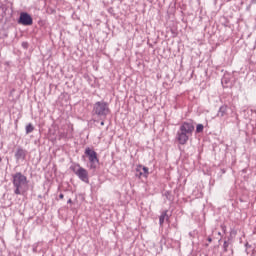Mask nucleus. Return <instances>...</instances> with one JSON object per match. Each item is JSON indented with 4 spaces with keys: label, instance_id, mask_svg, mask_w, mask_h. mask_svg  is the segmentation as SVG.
Here are the masks:
<instances>
[{
    "label": "nucleus",
    "instance_id": "nucleus-3",
    "mask_svg": "<svg viewBox=\"0 0 256 256\" xmlns=\"http://www.w3.org/2000/svg\"><path fill=\"white\" fill-rule=\"evenodd\" d=\"M94 113L98 117H107L109 115V105L105 102H96L94 105Z\"/></svg>",
    "mask_w": 256,
    "mask_h": 256
},
{
    "label": "nucleus",
    "instance_id": "nucleus-1",
    "mask_svg": "<svg viewBox=\"0 0 256 256\" xmlns=\"http://www.w3.org/2000/svg\"><path fill=\"white\" fill-rule=\"evenodd\" d=\"M195 126L193 122H183L176 134V139L180 145H186L189 138L193 136Z\"/></svg>",
    "mask_w": 256,
    "mask_h": 256
},
{
    "label": "nucleus",
    "instance_id": "nucleus-19",
    "mask_svg": "<svg viewBox=\"0 0 256 256\" xmlns=\"http://www.w3.org/2000/svg\"><path fill=\"white\" fill-rule=\"evenodd\" d=\"M23 45H24V47H26V44H25V43H23Z\"/></svg>",
    "mask_w": 256,
    "mask_h": 256
},
{
    "label": "nucleus",
    "instance_id": "nucleus-15",
    "mask_svg": "<svg viewBox=\"0 0 256 256\" xmlns=\"http://www.w3.org/2000/svg\"><path fill=\"white\" fill-rule=\"evenodd\" d=\"M224 82H225V78L222 79V83H224Z\"/></svg>",
    "mask_w": 256,
    "mask_h": 256
},
{
    "label": "nucleus",
    "instance_id": "nucleus-8",
    "mask_svg": "<svg viewBox=\"0 0 256 256\" xmlns=\"http://www.w3.org/2000/svg\"><path fill=\"white\" fill-rule=\"evenodd\" d=\"M27 157V150L19 147L16 150L15 153V158L17 159V161H19L20 159H25Z\"/></svg>",
    "mask_w": 256,
    "mask_h": 256
},
{
    "label": "nucleus",
    "instance_id": "nucleus-11",
    "mask_svg": "<svg viewBox=\"0 0 256 256\" xmlns=\"http://www.w3.org/2000/svg\"><path fill=\"white\" fill-rule=\"evenodd\" d=\"M34 129L35 128L33 127V124H28L26 126V133H27V135H29V133H33Z\"/></svg>",
    "mask_w": 256,
    "mask_h": 256
},
{
    "label": "nucleus",
    "instance_id": "nucleus-10",
    "mask_svg": "<svg viewBox=\"0 0 256 256\" xmlns=\"http://www.w3.org/2000/svg\"><path fill=\"white\" fill-rule=\"evenodd\" d=\"M165 220L168 221L169 220V216L167 215V211L163 212L159 218V223L160 225H163V223H165Z\"/></svg>",
    "mask_w": 256,
    "mask_h": 256
},
{
    "label": "nucleus",
    "instance_id": "nucleus-13",
    "mask_svg": "<svg viewBox=\"0 0 256 256\" xmlns=\"http://www.w3.org/2000/svg\"><path fill=\"white\" fill-rule=\"evenodd\" d=\"M224 250L227 251V247H229V243L227 241L223 244Z\"/></svg>",
    "mask_w": 256,
    "mask_h": 256
},
{
    "label": "nucleus",
    "instance_id": "nucleus-2",
    "mask_svg": "<svg viewBox=\"0 0 256 256\" xmlns=\"http://www.w3.org/2000/svg\"><path fill=\"white\" fill-rule=\"evenodd\" d=\"M13 185L15 187V195H23L29 189L27 177L20 172L13 175Z\"/></svg>",
    "mask_w": 256,
    "mask_h": 256
},
{
    "label": "nucleus",
    "instance_id": "nucleus-20",
    "mask_svg": "<svg viewBox=\"0 0 256 256\" xmlns=\"http://www.w3.org/2000/svg\"><path fill=\"white\" fill-rule=\"evenodd\" d=\"M23 45H24V47H26V44H25V43H23Z\"/></svg>",
    "mask_w": 256,
    "mask_h": 256
},
{
    "label": "nucleus",
    "instance_id": "nucleus-17",
    "mask_svg": "<svg viewBox=\"0 0 256 256\" xmlns=\"http://www.w3.org/2000/svg\"><path fill=\"white\" fill-rule=\"evenodd\" d=\"M101 125H105V122H101Z\"/></svg>",
    "mask_w": 256,
    "mask_h": 256
},
{
    "label": "nucleus",
    "instance_id": "nucleus-21",
    "mask_svg": "<svg viewBox=\"0 0 256 256\" xmlns=\"http://www.w3.org/2000/svg\"><path fill=\"white\" fill-rule=\"evenodd\" d=\"M1 161H2V159H1V157H0V163H1Z\"/></svg>",
    "mask_w": 256,
    "mask_h": 256
},
{
    "label": "nucleus",
    "instance_id": "nucleus-4",
    "mask_svg": "<svg viewBox=\"0 0 256 256\" xmlns=\"http://www.w3.org/2000/svg\"><path fill=\"white\" fill-rule=\"evenodd\" d=\"M85 155H87L88 157L90 169H93L95 171L97 169V166L99 165V158H97V152H95L91 148H86Z\"/></svg>",
    "mask_w": 256,
    "mask_h": 256
},
{
    "label": "nucleus",
    "instance_id": "nucleus-16",
    "mask_svg": "<svg viewBox=\"0 0 256 256\" xmlns=\"http://www.w3.org/2000/svg\"><path fill=\"white\" fill-rule=\"evenodd\" d=\"M71 202H72V200H71V199H69V200H68V203H71Z\"/></svg>",
    "mask_w": 256,
    "mask_h": 256
},
{
    "label": "nucleus",
    "instance_id": "nucleus-14",
    "mask_svg": "<svg viewBox=\"0 0 256 256\" xmlns=\"http://www.w3.org/2000/svg\"><path fill=\"white\" fill-rule=\"evenodd\" d=\"M63 197H64L63 194H60V195H59V198H60V199H63Z\"/></svg>",
    "mask_w": 256,
    "mask_h": 256
},
{
    "label": "nucleus",
    "instance_id": "nucleus-6",
    "mask_svg": "<svg viewBox=\"0 0 256 256\" xmlns=\"http://www.w3.org/2000/svg\"><path fill=\"white\" fill-rule=\"evenodd\" d=\"M136 177H138L139 179H141L142 177H144V179H147V177H149V168L138 165L136 167Z\"/></svg>",
    "mask_w": 256,
    "mask_h": 256
},
{
    "label": "nucleus",
    "instance_id": "nucleus-5",
    "mask_svg": "<svg viewBox=\"0 0 256 256\" xmlns=\"http://www.w3.org/2000/svg\"><path fill=\"white\" fill-rule=\"evenodd\" d=\"M73 171L80 181L89 183V172L85 168L81 167V165H76L73 167Z\"/></svg>",
    "mask_w": 256,
    "mask_h": 256
},
{
    "label": "nucleus",
    "instance_id": "nucleus-7",
    "mask_svg": "<svg viewBox=\"0 0 256 256\" xmlns=\"http://www.w3.org/2000/svg\"><path fill=\"white\" fill-rule=\"evenodd\" d=\"M18 23H20V25H33V18L31 17V15L23 12L20 14V18Z\"/></svg>",
    "mask_w": 256,
    "mask_h": 256
},
{
    "label": "nucleus",
    "instance_id": "nucleus-18",
    "mask_svg": "<svg viewBox=\"0 0 256 256\" xmlns=\"http://www.w3.org/2000/svg\"><path fill=\"white\" fill-rule=\"evenodd\" d=\"M208 241L211 242V238H209Z\"/></svg>",
    "mask_w": 256,
    "mask_h": 256
},
{
    "label": "nucleus",
    "instance_id": "nucleus-9",
    "mask_svg": "<svg viewBox=\"0 0 256 256\" xmlns=\"http://www.w3.org/2000/svg\"><path fill=\"white\" fill-rule=\"evenodd\" d=\"M227 115V106L223 105L219 108V111L217 113V117H225Z\"/></svg>",
    "mask_w": 256,
    "mask_h": 256
},
{
    "label": "nucleus",
    "instance_id": "nucleus-12",
    "mask_svg": "<svg viewBox=\"0 0 256 256\" xmlns=\"http://www.w3.org/2000/svg\"><path fill=\"white\" fill-rule=\"evenodd\" d=\"M203 129H204L203 124H198L196 127V133H202Z\"/></svg>",
    "mask_w": 256,
    "mask_h": 256
}]
</instances>
